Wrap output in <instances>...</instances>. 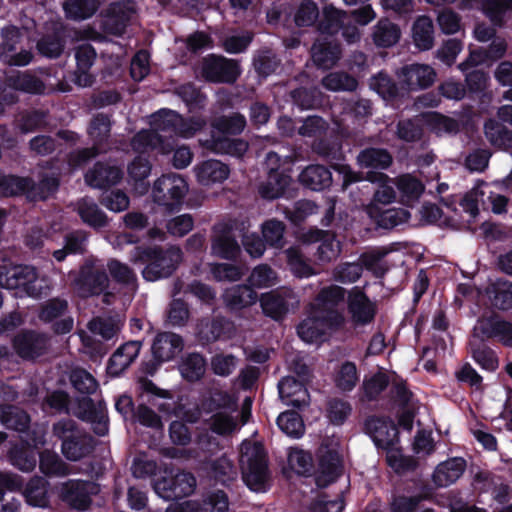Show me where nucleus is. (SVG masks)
I'll list each match as a JSON object with an SVG mask.
<instances>
[{
  "mask_svg": "<svg viewBox=\"0 0 512 512\" xmlns=\"http://www.w3.org/2000/svg\"><path fill=\"white\" fill-rule=\"evenodd\" d=\"M239 464L242 478L252 491H261L269 478L268 456L260 442L244 440L240 445Z\"/></svg>",
  "mask_w": 512,
  "mask_h": 512,
  "instance_id": "nucleus-1",
  "label": "nucleus"
},
{
  "mask_svg": "<svg viewBox=\"0 0 512 512\" xmlns=\"http://www.w3.org/2000/svg\"><path fill=\"white\" fill-rule=\"evenodd\" d=\"M0 286L31 297H40L50 289L47 278L40 277L32 266L0 269Z\"/></svg>",
  "mask_w": 512,
  "mask_h": 512,
  "instance_id": "nucleus-2",
  "label": "nucleus"
},
{
  "mask_svg": "<svg viewBox=\"0 0 512 512\" xmlns=\"http://www.w3.org/2000/svg\"><path fill=\"white\" fill-rule=\"evenodd\" d=\"M52 432L61 440V451L70 461H78L93 450L92 437L79 429L73 420L64 419L56 422Z\"/></svg>",
  "mask_w": 512,
  "mask_h": 512,
  "instance_id": "nucleus-3",
  "label": "nucleus"
},
{
  "mask_svg": "<svg viewBox=\"0 0 512 512\" xmlns=\"http://www.w3.org/2000/svg\"><path fill=\"white\" fill-rule=\"evenodd\" d=\"M344 299L345 289L331 285L322 288L309 307L314 310V313L326 317L332 326H342L345 318L338 310V306L344 302Z\"/></svg>",
  "mask_w": 512,
  "mask_h": 512,
  "instance_id": "nucleus-4",
  "label": "nucleus"
},
{
  "mask_svg": "<svg viewBox=\"0 0 512 512\" xmlns=\"http://www.w3.org/2000/svg\"><path fill=\"white\" fill-rule=\"evenodd\" d=\"M187 192L188 185L180 175H164L154 184L153 199L157 204L172 210L180 205Z\"/></svg>",
  "mask_w": 512,
  "mask_h": 512,
  "instance_id": "nucleus-5",
  "label": "nucleus"
},
{
  "mask_svg": "<svg viewBox=\"0 0 512 512\" xmlns=\"http://www.w3.org/2000/svg\"><path fill=\"white\" fill-rule=\"evenodd\" d=\"M150 262L143 270V277L148 281H156L169 276L182 260V252L178 247L167 251L153 250L149 254Z\"/></svg>",
  "mask_w": 512,
  "mask_h": 512,
  "instance_id": "nucleus-6",
  "label": "nucleus"
},
{
  "mask_svg": "<svg viewBox=\"0 0 512 512\" xmlns=\"http://www.w3.org/2000/svg\"><path fill=\"white\" fill-rule=\"evenodd\" d=\"M152 125L157 130H173L182 137H191L200 131L206 124L201 118H191L184 120L180 115L173 111H162L152 116Z\"/></svg>",
  "mask_w": 512,
  "mask_h": 512,
  "instance_id": "nucleus-7",
  "label": "nucleus"
},
{
  "mask_svg": "<svg viewBox=\"0 0 512 512\" xmlns=\"http://www.w3.org/2000/svg\"><path fill=\"white\" fill-rule=\"evenodd\" d=\"M109 285L107 274L95 267L93 261H87L74 279V290L82 297L101 293Z\"/></svg>",
  "mask_w": 512,
  "mask_h": 512,
  "instance_id": "nucleus-8",
  "label": "nucleus"
},
{
  "mask_svg": "<svg viewBox=\"0 0 512 512\" xmlns=\"http://www.w3.org/2000/svg\"><path fill=\"white\" fill-rule=\"evenodd\" d=\"M299 300L296 294L288 288L274 290L261 295L260 304L263 312L273 318L281 319L284 317L290 307L297 306Z\"/></svg>",
  "mask_w": 512,
  "mask_h": 512,
  "instance_id": "nucleus-9",
  "label": "nucleus"
},
{
  "mask_svg": "<svg viewBox=\"0 0 512 512\" xmlns=\"http://www.w3.org/2000/svg\"><path fill=\"white\" fill-rule=\"evenodd\" d=\"M202 75L211 82L232 83L240 75V68L235 60L209 56L203 61Z\"/></svg>",
  "mask_w": 512,
  "mask_h": 512,
  "instance_id": "nucleus-10",
  "label": "nucleus"
},
{
  "mask_svg": "<svg viewBox=\"0 0 512 512\" xmlns=\"http://www.w3.org/2000/svg\"><path fill=\"white\" fill-rule=\"evenodd\" d=\"M436 71L427 64H411L401 69L400 84L409 91L430 87L436 80Z\"/></svg>",
  "mask_w": 512,
  "mask_h": 512,
  "instance_id": "nucleus-11",
  "label": "nucleus"
},
{
  "mask_svg": "<svg viewBox=\"0 0 512 512\" xmlns=\"http://www.w3.org/2000/svg\"><path fill=\"white\" fill-rule=\"evenodd\" d=\"M173 486H166L167 480H156L154 489L164 499H174L191 494L195 488L194 476L187 472H179L173 475Z\"/></svg>",
  "mask_w": 512,
  "mask_h": 512,
  "instance_id": "nucleus-12",
  "label": "nucleus"
},
{
  "mask_svg": "<svg viewBox=\"0 0 512 512\" xmlns=\"http://www.w3.org/2000/svg\"><path fill=\"white\" fill-rule=\"evenodd\" d=\"M13 346L21 358L33 359L47 350L48 339L43 334L25 331L14 338Z\"/></svg>",
  "mask_w": 512,
  "mask_h": 512,
  "instance_id": "nucleus-13",
  "label": "nucleus"
},
{
  "mask_svg": "<svg viewBox=\"0 0 512 512\" xmlns=\"http://www.w3.org/2000/svg\"><path fill=\"white\" fill-rule=\"evenodd\" d=\"M338 327L332 326L326 317L314 313V310L309 307L308 316L298 326V335L307 343H316L324 338L329 329Z\"/></svg>",
  "mask_w": 512,
  "mask_h": 512,
  "instance_id": "nucleus-14",
  "label": "nucleus"
},
{
  "mask_svg": "<svg viewBox=\"0 0 512 512\" xmlns=\"http://www.w3.org/2000/svg\"><path fill=\"white\" fill-rule=\"evenodd\" d=\"M212 252L218 257L231 259L240 252V247L232 235L228 224L220 223L213 229Z\"/></svg>",
  "mask_w": 512,
  "mask_h": 512,
  "instance_id": "nucleus-15",
  "label": "nucleus"
},
{
  "mask_svg": "<svg viewBox=\"0 0 512 512\" xmlns=\"http://www.w3.org/2000/svg\"><path fill=\"white\" fill-rule=\"evenodd\" d=\"M348 310L355 325H365L375 316V305L359 289H353L348 296Z\"/></svg>",
  "mask_w": 512,
  "mask_h": 512,
  "instance_id": "nucleus-16",
  "label": "nucleus"
},
{
  "mask_svg": "<svg viewBox=\"0 0 512 512\" xmlns=\"http://www.w3.org/2000/svg\"><path fill=\"white\" fill-rule=\"evenodd\" d=\"M497 338L503 345L512 347V323L497 317L481 318L475 326V334Z\"/></svg>",
  "mask_w": 512,
  "mask_h": 512,
  "instance_id": "nucleus-17",
  "label": "nucleus"
},
{
  "mask_svg": "<svg viewBox=\"0 0 512 512\" xmlns=\"http://www.w3.org/2000/svg\"><path fill=\"white\" fill-rule=\"evenodd\" d=\"M75 58L77 67L74 73V81L80 87L91 86L94 77L90 71L96 60V52L89 44H82L76 48Z\"/></svg>",
  "mask_w": 512,
  "mask_h": 512,
  "instance_id": "nucleus-18",
  "label": "nucleus"
},
{
  "mask_svg": "<svg viewBox=\"0 0 512 512\" xmlns=\"http://www.w3.org/2000/svg\"><path fill=\"white\" fill-rule=\"evenodd\" d=\"M366 429L375 444L385 450L393 447L397 442V429L390 420L371 418L366 422Z\"/></svg>",
  "mask_w": 512,
  "mask_h": 512,
  "instance_id": "nucleus-19",
  "label": "nucleus"
},
{
  "mask_svg": "<svg viewBox=\"0 0 512 512\" xmlns=\"http://www.w3.org/2000/svg\"><path fill=\"white\" fill-rule=\"evenodd\" d=\"M320 464L317 476V484L326 486L334 481L341 472V459L336 448L327 449L321 447Z\"/></svg>",
  "mask_w": 512,
  "mask_h": 512,
  "instance_id": "nucleus-20",
  "label": "nucleus"
},
{
  "mask_svg": "<svg viewBox=\"0 0 512 512\" xmlns=\"http://www.w3.org/2000/svg\"><path fill=\"white\" fill-rule=\"evenodd\" d=\"M122 175L123 173L119 167L99 162L86 173L85 181L92 187L105 188L117 184Z\"/></svg>",
  "mask_w": 512,
  "mask_h": 512,
  "instance_id": "nucleus-21",
  "label": "nucleus"
},
{
  "mask_svg": "<svg viewBox=\"0 0 512 512\" xmlns=\"http://www.w3.org/2000/svg\"><path fill=\"white\" fill-rule=\"evenodd\" d=\"M141 346L140 341H129L120 346L110 358L108 372L113 376L121 374L138 357Z\"/></svg>",
  "mask_w": 512,
  "mask_h": 512,
  "instance_id": "nucleus-22",
  "label": "nucleus"
},
{
  "mask_svg": "<svg viewBox=\"0 0 512 512\" xmlns=\"http://www.w3.org/2000/svg\"><path fill=\"white\" fill-rule=\"evenodd\" d=\"M183 348L182 339L170 332L160 333L156 336L152 352L154 358L160 363L173 359Z\"/></svg>",
  "mask_w": 512,
  "mask_h": 512,
  "instance_id": "nucleus-23",
  "label": "nucleus"
},
{
  "mask_svg": "<svg viewBox=\"0 0 512 512\" xmlns=\"http://www.w3.org/2000/svg\"><path fill=\"white\" fill-rule=\"evenodd\" d=\"M466 462L462 458H451L440 463L434 470L432 481L437 487H447L455 483L463 474Z\"/></svg>",
  "mask_w": 512,
  "mask_h": 512,
  "instance_id": "nucleus-24",
  "label": "nucleus"
},
{
  "mask_svg": "<svg viewBox=\"0 0 512 512\" xmlns=\"http://www.w3.org/2000/svg\"><path fill=\"white\" fill-rule=\"evenodd\" d=\"M94 488V485L88 482H68L63 484L61 496L71 507L85 510L91 503L89 493Z\"/></svg>",
  "mask_w": 512,
  "mask_h": 512,
  "instance_id": "nucleus-25",
  "label": "nucleus"
},
{
  "mask_svg": "<svg viewBox=\"0 0 512 512\" xmlns=\"http://www.w3.org/2000/svg\"><path fill=\"white\" fill-rule=\"evenodd\" d=\"M194 172L199 183L211 185L223 182L229 176L228 166L219 160L209 159L194 167Z\"/></svg>",
  "mask_w": 512,
  "mask_h": 512,
  "instance_id": "nucleus-26",
  "label": "nucleus"
},
{
  "mask_svg": "<svg viewBox=\"0 0 512 512\" xmlns=\"http://www.w3.org/2000/svg\"><path fill=\"white\" fill-rule=\"evenodd\" d=\"M133 13V8L129 3H113L110 5L105 19V29L113 35H122L125 31L128 21Z\"/></svg>",
  "mask_w": 512,
  "mask_h": 512,
  "instance_id": "nucleus-27",
  "label": "nucleus"
},
{
  "mask_svg": "<svg viewBox=\"0 0 512 512\" xmlns=\"http://www.w3.org/2000/svg\"><path fill=\"white\" fill-rule=\"evenodd\" d=\"M279 395L287 404L301 407L308 404L309 395L304 385L293 377L283 378L279 385Z\"/></svg>",
  "mask_w": 512,
  "mask_h": 512,
  "instance_id": "nucleus-28",
  "label": "nucleus"
},
{
  "mask_svg": "<svg viewBox=\"0 0 512 512\" xmlns=\"http://www.w3.org/2000/svg\"><path fill=\"white\" fill-rule=\"evenodd\" d=\"M153 130L140 131L132 139L131 145L135 151L144 152L149 148H156L163 154L169 153L173 149V144L164 142L162 135H159L161 130H157L153 125Z\"/></svg>",
  "mask_w": 512,
  "mask_h": 512,
  "instance_id": "nucleus-29",
  "label": "nucleus"
},
{
  "mask_svg": "<svg viewBox=\"0 0 512 512\" xmlns=\"http://www.w3.org/2000/svg\"><path fill=\"white\" fill-rule=\"evenodd\" d=\"M311 54L316 66L329 69L336 65L340 59L341 51L337 44L317 41L312 46Z\"/></svg>",
  "mask_w": 512,
  "mask_h": 512,
  "instance_id": "nucleus-30",
  "label": "nucleus"
},
{
  "mask_svg": "<svg viewBox=\"0 0 512 512\" xmlns=\"http://www.w3.org/2000/svg\"><path fill=\"white\" fill-rule=\"evenodd\" d=\"M100 5V0H64L62 8L68 19L80 21L92 17Z\"/></svg>",
  "mask_w": 512,
  "mask_h": 512,
  "instance_id": "nucleus-31",
  "label": "nucleus"
},
{
  "mask_svg": "<svg viewBox=\"0 0 512 512\" xmlns=\"http://www.w3.org/2000/svg\"><path fill=\"white\" fill-rule=\"evenodd\" d=\"M299 179L304 186L312 190L328 188L332 183L331 172L321 165L308 166L302 171Z\"/></svg>",
  "mask_w": 512,
  "mask_h": 512,
  "instance_id": "nucleus-32",
  "label": "nucleus"
},
{
  "mask_svg": "<svg viewBox=\"0 0 512 512\" xmlns=\"http://www.w3.org/2000/svg\"><path fill=\"white\" fill-rule=\"evenodd\" d=\"M76 210L82 221L93 228L104 227L108 222L105 213L94 201L88 198L79 200L76 204Z\"/></svg>",
  "mask_w": 512,
  "mask_h": 512,
  "instance_id": "nucleus-33",
  "label": "nucleus"
},
{
  "mask_svg": "<svg viewBox=\"0 0 512 512\" xmlns=\"http://www.w3.org/2000/svg\"><path fill=\"white\" fill-rule=\"evenodd\" d=\"M290 182V176L271 168L267 180L259 187V193L267 199L278 198L284 193Z\"/></svg>",
  "mask_w": 512,
  "mask_h": 512,
  "instance_id": "nucleus-34",
  "label": "nucleus"
},
{
  "mask_svg": "<svg viewBox=\"0 0 512 512\" xmlns=\"http://www.w3.org/2000/svg\"><path fill=\"white\" fill-rule=\"evenodd\" d=\"M138 389L141 394H147L151 396L148 402L156 406L161 412L168 413L171 410L172 397L167 390L158 388L152 381L146 378H140L138 380Z\"/></svg>",
  "mask_w": 512,
  "mask_h": 512,
  "instance_id": "nucleus-35",
  "label": "nucleus"
},
{
  "mask_svg": "<svg viewBox=\"0 0 512 512\" xmlns=\"http://www.w3.org/2000/svg\"><path fill=\"white\" fill-rule=\"evenodd\" d=\"M223 298L228 307L238 310L254 304L257 294L249 286L237 285L227 289Z\"/></svg>",
  "mask_w": 512,
  "mask_h": 512,
  "instance_id": "nucleus-36",
  "label": "nucleus"
},
{
  "mask_svg": "<svg viewBox=\"0 0 512 512\" xmlns=\"http://www.w3.org/2000/svg\"><path fill=\"white\" fill-rule=\"evenodd\" d=\"M401 36L397 25L387 19L380 20L373 29L372 38L379 47H391L395 45Z\"/></svg>",
  "mask_w": 512,
  "mask_h": 512,
  "instance_id": "nucleus-37",
  "label": "nucleus"
},
{
  "mask_svg": "<svg viewBox=\"0 0 512 512\" xmlns=\"http://www.w3.org/2000/svg\"><path fill=\"white\" fill-rule=\"evenodd\" d=\"M0 422L7 428L23 432L29 426L30 417L25 411L17 407L10 405H1Z\"/></svg>",
  "mask_w": 512,
  "mask_h": 512,
  "instance_id": "nucleus-38",
  "label": "nucleus"
},
{
  "mask_svg": "<svg viewBox=\"0 0 512 512\" xmlns=\"http://www.w3.org/2000/svg\"><path fill=\"white\" fill-rule=\"evenodd\" d=\"M151 165L149 161L142 157H136L128 166V175L134 181L135 190L139 194H144L148 190V184L145 179L150 175Z\"/></svg>",
  "mask_w": 512,
  "mask_h": 512,
  "instance_id": "nucleus-39",
  "label": "nucleus"
},
{
  "mask_svg": "<svg viewBox=\"0 0 512 512\" xmlns=\"http://www.w3.org/2000/svg\"><path fill=\"white\" fill-rule=\"evenodd\" d=\"M413 39L421 50H428L433 46L434 27L429 17H419L413 26Z\"/></svg>",
  "mask_w": 512,
  "mask_h": 512,
  "instance_id": "nucleus-40",
  "label": "nucleus"
},
{
  "mask_svg": "<svg viewBox=\"0 0 512 512\" xmlns=\"http://www.w3.org/2000/svg\"><path fill=\"white\" fill-rule=\"evenodd\" d=\"M321 83L327 90L333 92H352L358 87V81L353 76L343 71H336L327 74L322 79Z\"/></svg>",
  "mask_w": 512,
  "mask_h": 512,
  "instance_id": "nucleus-41",
  "label": "nucleus"
},
{
  "mask_svg": "<svg viewBox=\"0 0 512 512\" xmlns=\"http://www.w3.org/2000/svg\"><path fill=\"white\" fill-rule=\"evenodd\" d=\"M360 166L365 168L386 169L392 164V156L384 149L369 148L357 157Z\"/></svg>",
  "mask_w": 512,
  "mask_h": 512,
  "instance_id": "nucleus-42",
  "label": "nucleus"
},
{
  "mask_svg": "<svg viewBox=\"0 0 512 512\" xmlns=\"http://www.w3.org/2000/svg\"><path fill=\"white\" fill-rule=\"evenodd\" d=\"M483 337L480 333H474L473 339L470 342L472 356L474 360L481 365L484 369L495 370L498 366V360L494 352L486 345L480 343V338Z\"/></svg>",
  "mask_w": 512,
  "mask_h": 512,
  "instance_id": "nucleus-43",
  "label": "nucleus"
},
{
  "mask_svg": "<svg viewBox=\"0 0 512 512\" xmlns=\"http://www.w3.org/2000/svg\"><path fill=\"white\" fill-rule=\"evenodd\" d=\"M206 371V362L198 353L187 355L180 364L181 375L188 381L199 380Z\"/></svg>",
  "mask_w": 512,
  "mask_h": 512,
  "instance_id": "nucleus-44",
  "label": "nucleus"
},
{
  "mask_svg": "<svg viewBox=\"0 0 512 512\" xmlns=\"http://www.w3.org/2000/svg\"><path fill=\"white\" fill-rule=\"evenodd\" d=\"M484 132L493 146L503 149L512 146V135L502 124L489 120L485 123Z\"/></svg>",
  "mask_w": 512,
  "mask_h": 512,
  "instance_id": "nucleus-45",
  "label": "nucleus"
},
{
  "mask_svg": "<svg viewBox=\"0 0 512 512\" xmlns=\"http://www.w3.org/2000/svg\"><path fill=\"white\" fill-rule=\"evenodd\" d=\"M24 496L30 505L46 507L48 505L46 481L39 477L31 479L25 488Z\"/></svg>",
  "mask_w": 512,
  "mask_h": 512,
  "instance_id": "nucleus-46",
  "label": "nucleus"
},
{
  "mask_svg": "<svg viewBox=\"0 0 512 512\" xmlns=\"http://www.w3.org/2000/svg\"><path fill=\"white\" fill-rule=\"evenodd\" d=\"M277 425L289 437L299 438L304 434L305 425L301 416L294 411L283 412L278 416Z\"/></svg>",
  "mask_w": 512,
  "mask_h": 512,
  "instance_id": "nucleus-47",
  "label": "nucleus"
},
{
  "mask_svg": "<svg viewBox=\"0 0 512 512\" xmlns=\"http://www.w3.org/2000/svg\"><path fill=\"white\" fill-rule=\"evenodd\" d=\"M287 262L292 273L299 278H306L317 274L312 266H310L303 258L298 248L291 247L286 250Z\"/></svg>",
  "mask_w": 512,
  "mask_h": 512,
  "instance_id": "nucleus-48",
  "label": "nucleus"
},
{
  "mask_svg": "<svg viewBox=\"0 0 512 512\" xmlns=\"http://www.w3.org/2000/svg\"><path fill=\"white\" fill-rule=\"evenodd\" d=\"M86 234L84 232H73L66 236L62 249L55 250L53 256L57 261H63L68 254L84 252Z\"/></svg>",
  "mask_w": 512,
  "mask_h": 512,
  "instance_id": "nucleus-49",
  "label": "nucleus"
},
{
  "mask_svg": "<svg viewBox=\"0 0 512 512\" xmlns=\"http://www.w3.org/2000/svg\"><path fill=\"white\" fill-rule=\"evenodd\" d=\"M489 294L497 308L505 310L512 307V283L497 281L492 285Z\"/></svg>",
  "mask_w": 512,
  "mask_h": 512,
  "instance_id": "nucleus-50",
  "label": "nucleus"
},
{
  "mask_svg": "<svg viewBox=\"0 0 512 512\" xmlns=\"http://www.w3.org/2000/svg\"><path fill=\"white\" fill-rule=\"evenodd\" d=\"M32 181L27 178L7 176L0 180V194L3 196H15L26 194L31 190Z\"/></svg>",
  "mask_w": 512,
  "mask_h": 512,
  "instance_id": "nucleus-51",
  "label": "nucleus"
},
{
  "mask_svg": "<svg viewBox=\"0 0 512 512\" xmlns=\"http://www.w3.org/2000/svg\"><path fill=\"white\" fill-rule=\"evenodd\" d=\"M396 186L406 201L418 199L424 191L423 184L410 174L399 176Z\"/></svg>",
  "mask_w": 512,
  "mask_h": 512,
  "instance_id": "nucleus-52",
  "label": "nucleus"
},
{
  "mask_svg": "<svg viewBox=\"0 0 512 512\" xmlns=\"http://www.w3.org/2000/svg\"><path fill=\"white\" fill-rule=\"evenodd\" d=\"M209 428L218 435H230L237 429L236 418L226 412L213 414L208 421Z\"/></svg>",
  "mask_w": 512,
  "mask_h": 512,
  "instance_id": "nucleus-53",
  "label": "nucleus"
},
{
  "mask_svg": "<svg viewBox=\"0 0 512 512\" xmlns=\"http://www.w3.org/2000/svg\"><path fill=\"white\" fill-rule=\"evenodd\" d=\"M209 147L216 153H227L232 156L241 157L246 153L248 144L240 139L224 138L213 140Z\"/></svg>",
  "mask_w": 512,
  "mask_h": 512,
  "instance_id": "nucleus-54",
  "label": "nucleus"
},
{
  "mask_svg": "<svg viewBox=\"0 0 512 512\" xmlns=\"http://www.w3.org/2000/svg\"><path fill=\"white\" fill-rule=\"evenodd\" d=\"M107 270L112 279L123 285H134L136 275L133 270L125 263L117 259H110L107 263Z\"/></svg>",
  "mask_w": 512,
  "mask_h": 512,
  "instance_id": "nucleus-55",
  "label": "nucleus"
},
{
  "mask_svg": "<svg viewBox=\"0 0 512 512\" xmlns=\"http://www.w3.org/2000/svg\"><path fill=\"white\" fill-rule=\"evenodd\" d=\"M40 469L47 475H66L68 473L67 465L59 456L51 451H44L40 455Z\"/></svg>",
  "mask_w": 512,
  "mask_h": 512,
  "instance_id": "nucleus-56",
  "label": "nucleus"
},
{
  "mask_svg": "<svg viewBox=\"0 0 512 512\" xmlns=\"http://www.w3.org/2000/svg\"><path fill=\"white\" fill-rule=\"evenodd\" d=\"M248 282L255 288H266L277 283V275L269 266L261 264L253 269Z\"/></svg>",
  "mask_w": 512,
  "mask_h": 512,
  "instance_id": "nucleus-57",
  "label": "nucleus"
},
{
  "mask_svg": "<svg viewBox=\"0 0 512 512\" xmlns=\"http://www.w3.org/2000/svg\"><path fill=\"white\" fill-rule=\"evenodd\" d=\"M367 179L371 182H379L381 185L374 194V201L381 204H390L395 199L394 189L387 185L388 177L382 173L370 172Z\"/></svg>",
  "mask_w": 512,
  "mask_h": 512,
  "instance_id": "nucleus-58",
  "label": "nucleus"
},
{
  "mask_svg": "<svg viewBox=\"0 0 512 512\" xmlns=\"http://www.w3.org/2000/svg\"><path fill=\"white\" fill-rule=\"evenodd\" d=\"M336 386L342 391L352 390L358 382L357 368L352 362H345L341 365L336 378Z\"/></svg>",
  "mask_w": 512,
  "mask_h": 512,
  "instance_id": "nucleus-59",
  "label": "nucleus"
},
{
  "mask_svg": "<svg viewBox=\"0 0 512 512\" xmlns=\"http://www.w3.org/2000/svg\"><path fill=\"white\" fill-rule=\"evenodd\" d=\"M246 126L244 116L235 113L231 116H223L215 120L213 127L222 133L238 134L243 131Z\"/></svg>",
  "mask_w": 512,
  "mask_h": 512,
  "instance_id": "nucleus-60",
  "label": "nucleus"
},
{
  "mask_svg": "<svg viewBox=\"0 0 512 512\" xmlns=\"http://www.w3.org/2000/svg\"><path fill=\"white\" fill-rule=\"evenodd\" d=\"M70 380L75 389L84 394H91L95 392L98 387L94 377L84 369H74L71 373Z\"/></svg>",
  "mask_w": 512,
  "mask_h": 512,
  "instance_id": "nucleus-61",
  "label": "nucleus"
},
{
  "mask_svg": "<svg viewBox=\"0 0 512 512\" xmlns=\"http://www.w3.org/2000/svg\"><path fill=\"white\" fill-rule=\"evenodd\" d=\"M284 230V224L277 220H269L262 225V235L266 243L277 248L283 246Z\"/></svg>",
  "mask_w": 512,
  "mask_h": 512,
  "instance_id": "nucleus-62",
  "label": "nucleus"
},
{
  "mask_svg": "<svg viewBox=\"0 0 512 512\" xmlns=\"http://www.w3.org/2000/svg\"><path fill=\"white\" fill-rule=\"evenodd\" d=\"M387 464L397 473H401L416 466L415 461L410 457H405L398 447H391L386 450Z\"/></svg>",
  "mask_w": 512,
  "mask_h": 512,
  "instance_id": "nucleus-63",
  "label": "nucleus"
},
{
  "mask_svg": "<svg viewBox=\"0 0 512 512\" xmlns=\"http://www.w3.org/2000/svg\"><path fill=\"white\" fill-rule=\"evenodd\" d=\"M237 363L234 355L218 353L211 359V369L218 376H228L235 370Z\"/></svg>",
  "mask_w": 512,
  "mask_h": 512,
  "instance_id": "nucleus-64",
  "label": "nucleus"
}]
</instances>
